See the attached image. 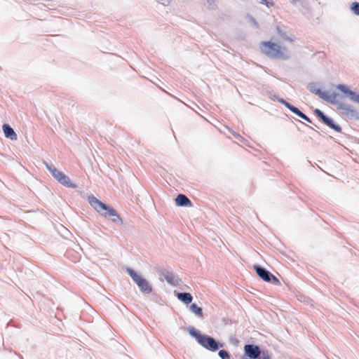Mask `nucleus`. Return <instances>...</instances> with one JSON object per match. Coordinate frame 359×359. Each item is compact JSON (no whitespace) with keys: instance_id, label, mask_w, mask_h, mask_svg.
<instances>
[{"instance_id":"obj_2","label":"nucleus","mask_w":359,"mask_h":359,"mask_svg":"<svg viewBox=\"0 0 359 359\" xmlns=\"http://www.w3.org/2000/svg\"><path fill=\"white\" fill-rule=\"evenodd\" d=\"M260 48L265 55L272 59L287 60L290 57L289 51L285 48L270 41L262 42Z\"/></svg>"},{"instance_id":"obj_14","label":"nucleus","mask_w":359,"mask_h":359,"mask_svg":"<svg viewBox=\"0 0 359 359\" xmlns=\"http://www.w3.org/2000/svg\"><path fill=\"white\" fill-rule=\"evenodd\" d=\"M175 204L177 206L180 207H187L191 205V201L188 198L187 196L182 194H180L177 196L175 199Z\"/></svg>"},{"instance_id":"obj_15","label":"nucleus","mask_w":359,"mask_h":359,"mask_svg":"<svg viewBox=\"0 0 359 359\" xmlns=\"http://www.w3.org/2000/svg\"><path fill=\"white\" fill-rule=\"evenodd\" d=\"M2 128L6 137L9 138L11 140H17V135L10 125L4 123Z\"/></svg>"},{"instance_id":"obj_9","label":"nucleus","mask_w":359,"mask_h":359,"mask_svg":"<svg viewBox=\"0 0 359 359\" xmlns=\"http://www.w3.org/2000/svg\"><path fill=\"white\" fill-rule=\"evenodd\" d=\"M313 112L314 114L328 127L337 132H341V127L339 125L336 124L331 118L326 116L320 109H316Z\"/></svg>"},{"instance_id":"obj_6","label":"nucleus","mask_w":359,"mask_h":359,"mask_svg":"<svg viewBox=\"0 0 359 359\" xmlns=\"http://www.w3.org/2000/svg\"><path fill=\"white\" fill-rule=\"evenodd\" d=\"M306 88L311 93H313L315 95H318L323 100H325V101H326L327 102H330L331 104H337L336 99H337V95L335 93L329 94L327 92L322 91L318 88V84L317 83H315V82L309 83L307 85Z\"/></svg>"},{"instance_id":"obj_19","label":"nucleus","mask_w":359,"mask_h":359,"mask_svg":"<svg viewBox=\"0 0 359 359\" xmlns=\"http://www.w3.org/2000/svg\"><path fill=\"white\" fill-rule=\"evenodd\" d=\"M351 10L355 15H359V3H352L351 6Z\"/></svg>"},{"instance_id":"obj_4","label":"nucleus","mask_w":359,"mask_h":359,"mask_svg":"<svg viewBox=\"0 0 359 359\" xmlns=\"http://www.w3.org/2000/svg\"><path fill=\"white\" fill-rule=\"evenodd\" d=\"M43 163L47 170L50 172L51 175L60 184L68 188L75 189L77 187V185L73 183L67 175H66L62 171L58 170L53 164L48 163L46 161H43Z\"/></svg>"},{"instance_id":"obj_8","label":"nucleus","mask_w":359,"mask_h":359,"mask_svg":"<svg viewBox=\"0 0 359 359\" xmlns=\"http://www.w3.org/2000/svg\"><path fill=\"white\" fill-rule=\"evenodd\" d=\"M337 109L340 110L341 114L349 119H359V114L357 110L351 104L339 102L337 106Z\"/></svg>"},{"instance_id":"obj_18","label":"nucleus","mask_w":359,"mask_h":359,"mask_svg":"<svg viewBox=\"0 0 359 359\" xmlns=\"http://www.w3.org/2000/svg\"><path fill=\"white\" fill-rule=\"evenodd\" d=\"M165 278L168 283L173 285H177L180 283V279L173 276H167Z\"/></svg>"},{"instance_id":"obj_13","label":"nucleus","mask_w":359,"mask_h":359,"mask_svg":"<svg viewBox=\"0 0 359 359\" xmlns=\"http://www.w3.org/2000/svg\"><path fill=\"white\" fill-rule=\"evenodd\" d=\"M246 355L250 358H257L260 353L259 348L257 346L248 344L244 346Z\"/></svg>"},{"instance_id":"obj_11","label":"nucleus","mask_w":359,"mask_h":359,"mask_svg":"<svg viewBox=\"0 0 359 359\" xmlns=\"http://www.w3.org/2000/svg\"><path fill=\"white\" fill-rule=\"evenodd\" d=\"M336 88L344 93L346 97H348L351 102L358 103L359 104V94L358 93L351 90L346 86L344 84H338L336 86Z\"/></svg>"},{"instance_id":"obj_29","label":"nucleus","mask_w":359,"mask_h":359,"mask_svg":"<svg viewBox=\"0 0 359 359\" xmlns=\"http://www.w3.org/2000/svg\"><path fill=\"white\" fill-rule=\"evenodd\" d=\"M309 128H311V129H313V130H316V128H314L313 127H312V126H309Z\"/></svg>"},{"instance_id":"obj_20","label":"nucleus","mask_w":359,"mask_h":359,"mask_svg":"<svg viewBox=\"0 0 359 359\" xmlns=\"http://www.w3.org/2000/svg\"><path fill=\"white\" fill-rule=\"evenodd\" d=\"M277 31H278V35L284 40L285 41H291L292 39L290 38H289L287 36V34L285 32L283 31L282 29H280V27H277Z\"/></svg>"},{"instance_id":"obj_23","label":"nucleus","mask_w":359,"mask_h":359,"mask_svg":"<svg viewBox=\"0 0 359 359\" xmlns=\"http://www.w3.org/2000/svg\"><path fill=\"white\" fill-rule=\"evenodd\" d=\"M257 358L258 359H270V356L269 355L268 353H260L259 355Z\"/></svg>"},{"instance_id":"obj_30","label":"nucleus","mask_w":359,"mask_h":359,"mask_svg":"<svg viewBox=\"0 0 359 359\" xmlns=\"http://www.w3.org/2000/svg\"><path fill=\"white\" fill-rule=\"evenodd\" d=\"M314 128H318V127L316 125H314Z\"/></svg>"},{"instance_id":"obj_1","label":"nucleus","mask_w":359,"mask_h":359,"mask_svg":"<svg viewBox=\"0 0 359 359\" xmlns=\"http://www.w3.org/2000/svg\"><path fill=\"white\" fill-rule=\"evenodd\" d=\"M88 201L95 210L102 217L111 219L115 224L120 225L123 224V219L120 215L112 207L104 203L93 195L88 197Z\"/></svg>"},{"instance_id":"obj_5","label":"nucleus","mask_w":359,"mask_h":359,"mask_svg":"<svg viewBox=\"0 0 359 359\" xmlns=\"http://www.w3.org/2000/svg\"><path fill=\"white\" fill-rule=\"evenodd\" d=\"M191 335L194 337L197 341L204 348L212 351H215L219 347L218 343L212 337L201 334L196 332L194 328L189 330Z\"/></svg>"},{"instance_id":"obj_7","label":"nucleus","mask_w":359,"mask_h":359,"mask_svg":"<svg viewBox=\"0 0 359 359\" xmlns=\"http://www.w3.org/2000/svg\"><path fill=\"white\" fill-rule=\"evenodd\" d=\"M128 272L133 280L143 293L149 294L151 292L152 287L145 278L138 274L136 271H128Z\"/></svg>"},{"instance_id":"obj_26","label":"nucleus","mask_w":359,"mask_h":359,"mask_svg":"<svg viewBox=\"0 0 359 359\" xmlns=\"http://www.w3.org/2000/svg\"><path fill=\"white\" fill-rule=\"evenodd\" d=\"M253 269H266L258 265V264H255L253 266Z\"/></svg>"},{"instance_id":"obj_17","label":"nucleus","mask_w":359,"mask_h":359,"mask_svg":"<svg viewBox=\"0 0 359 359\" xmlns=\"http://www.w3.org/2000/svg\"><path fill=\"white\" fill-rule=\"evenodd\" d=\"M191 311L194 313L197 316L200 318H203V311L202 309L199 306H198L196 304H192L190 306Z\"/></svg>"},{"instance_id":"obj_28","label":"nucleus","mask_w":359,"mask_h":359,"mask_svg":"<svg viewBox=\"0 0 359 359\" xmlns=\"http://www.w3.org/2000/svg\"><path fill=\"white\" fill-rule=\"evenodd\" d=\"M280 98H276V96H273V100H276L278 101V100H279Z\"/></svg>"},{"instance_id":"obj_10","label":"nucleus","mask_w":359,"mask_h":359,"mask_svg":"<svg viewBox=\"0 0 359 359\" xmlns=\"http://www.w3.org/2000/svg\"><path fill=\"white\" fill-rule=\"evenodd\" d=\"M278 102L283 104L285 107H287L289 110H290L292 113L295 114L297 116L307 121L308 123H311V120L309 117H308L305 114L301 111L297 107L291 104L284 99H279Z\"/></svg>"},{"instance_id":"obj_27","label":"nucleus","mask_w":359,"mask_h":359,"mask_svg":"<svg viewBox=\"0 0 359 359\" xmlns=\"http://www.w3.org/2000/svg\"><path fill=\"white\" fill-rule=\"evenodd\" d=\"M250 21L255 25V26L257 27V22L254 18L250 17Z\"/></svg>"},{"instance_id":"obj_22","label":"nucleus","mask_w":359,"mask_h":359,"mask_svg":"<svg viewBox=\"0 0 359 359\" xmlns=\"http://www.w3.org/2000/svg\"><path fill=\"white\" fill-rule=\"evenodd\" d=\"M259 3L262 4L266 5L267 7H270L273 5L272 3L269 2L268 0H257Z\"/></svg>"},{"instance_id":"obj_16","label":"nucleus","mask_w":359,"mask_h":359,"mask_svg":"<svg viewBox=\"0 0 359 359\" xmlns=\"http://www.w3.org/2000/svg\"><path fill=\"white\" fill-rule=\"evenodd\" d=\"M176 296L179 300L188 304L192 302L193 297L190 293L187 292H178Z\"/></svg>"},{"instance_id":"obj_25","label":"nucleus","mask_w":359,"mask_h":359,"mask_svg":"<svg viewBox=\"0 0 359 359\" xmlns=\"http://www.w3.org/2000/svg\"><path fill=\"white\" fill-rule=\"evenodd\" d=\"M231 133L238 140H240V139L242 138L241 136L238 133H237L236 132H232Z\"/></svg>"},{"instance_id":"obj_21","label":"nucleus","mask_w":359,"mask_h":359,"mask_svg":"<svg viewBox=\"0 0 359 359\" xmlns=\"http://www.w3.org/2000/svg\"><path fill=\"white\" fill-rule=\"evenodd\" d=\"M219 355L222 358V359H230V355L229 354L227 353V351H224V350H221L219 351Z\"/></svg>"},{"instance_id":"obj_3","label":"nucleus","mask_w":359,"mask_h":359,"mask_svg":"<svg viewBox=\"0 0 359 359\" xmlns=\"http://www.w3.org/2000/svg\"><path fill=\"white\" fill-rule=\"evenodd\" d=\"M43 163L47 170L50 172L51 175L60 184L68 188L75 189L77 187V185L73 183L67 175H66L62 171L58 170L53 164L48 163L46 161H43Z\"/></svg>"},{"instance_id":"obj_24","label":"nucleus","mask_w":359,"mask_h":359,"mask_svg":"<svg viewBox=\"0 0 359 359\" xmlns=\"http://www.w3.org/2000/svg\"><path fill=\"white\" fill-rule=\"evenodd\" d=\"M158 3L163 5V6H168L170 4L171 0H156Z\"/></svg>"},{"instance_id":"obj_12","label":"nucleus","mask_w":359,"mask_h":359,"mask_svg":"<svg viewBox=\"0 0 359 359\" xmlns=\"http://www.w3.org/2000/svg\"><path fill=\"white\" fill-rule=\"evenodd\" d=\"M258 276L266 282L271 283L273 285H280L278 278L271 274L269 271H256Z\"/></svg>"}]
</instances>
